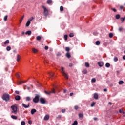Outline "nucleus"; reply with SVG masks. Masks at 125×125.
<instances>
[{"label":"nucleus","mask_w":125,"mask_h":125,"mask_svg":"<svg viewBox=\"0 0 125 125\" xmlns=\"http://www.w3.org/2000/svg\"><path fill=\"white\" fill-rule=\"evenodd\" d=\"M28 124H29V125H32V121H31V120H29L28 121Z\"/></svg>","instance_id":"52"},{"label":"nucleus","mask_w":125,"mask_h":125,"mask_svg":"<svg viewBox=\"0 0 125 125\" xmlns=\"http://www.w3.org/2000/svg\"><path fill=\"white\" fill-rule=\"evenodd\" d=\"M92 83H95L96 82V79L95 78H93L91 80Z\"/></svg>","instance_id":"41"},{"label":"nucleus","mask_w":125,"mask_h":125,"mask_svg":"<svg viewBox=\"0 0 125 125\" xmlns=\"http://www.w3.org/2000/svg\"><path fill=\"white\" fill-rule=\"evenodd\" d=\"M85 66L86 68H89V63L88 62H85Z\"/></svg>","instance_id":"23"},{"label":"nucleus","mask_w":125,"mask_h":125,"mask_svg":"<svg viewBox=\"0 0 125 125\" xmlns=\"http://www.w3.org/2000/svg\"><path fill=\"white\" fill-rule=\"evenodd\" d=\"M15 99L17 101H19V100H20V99H21V97L19 95H17L15 97Z\"/></svg>","instance_id":"8"},{"label":"nucleus","mask_w":125,"mask_h":125,"mask_svg":"<svg viewBox=\"0 0 125 125\" xmlns=\"http://www.w3.org/2000/svg\"><path fill=\"white\" fill-rule=\"evenodd\" d=\"M30 24H31V21L28 20L27 22L26 23V27H29Z\"/></svg>","instance_id":"17"},{"label":"nucleus","mask_w":125,"mask_h":125,"mask_svg":"<svg viewBox=\"0 0 125 125\" xmlns=\"http://www.w3.org/2000/svg\"><path fill=\"white\" fill-rule=\"evenodd\" d=\"M25 35H28V36H31L32 35V31L28 30L25 33Z\"/></svg>","instance_id":"14"},{"label":"nucleus","mask_w":125,"mask_h":125,"mask_svg":"<svg viewBox=\"0 0 125 125\" xmlns=\"http://www.w3.org/2000/svg\"><path fill=\"white\" fill-rule=\"evenodd\" d=\"M69 50H70V48H69V47H66L65 48V51H66L69 52Z\"/></svg>","instance_id":"40"},{"label":"nucleus","mask_w":125,"mask_h":125,"mask_svg":"<svg viewBox=\"0 0 125 125\" xmlns=\"http://www.w3.org/2000/svg\"><path fill=\"white\" fill-rule=\"evenodd\" d=\"M119 32H122V31H123V28L119 27Z\"/></svg>","instance_id":"47"},{"label":"nucleus","mask_w":125,"mask_h":125,"mask_svg":"<svg viewBox=\"0 0 125 125\" xmlns=\"http://www.w3.org/2000/svg\"><path fill=\"white\" fill-rule=\"evenodd\" d=\"M72 125H78V122L77 121H75Z\"/></svg>","instance_id":"32"},{"label":"nucleus","mask_w":125,"mask_h":125,"mask_svg":"<svg viewBox=\"0 0 125 125\" xmlns=\"http://www.w3.org/2000/svg\"><path fill=\"white\" fill-rule=\"evenodd\" d=\"M9 43V40H7L5 41V42H4V44H7V43Z\"/></svg>","instance_id":"38"},{"label":"nucleus","mask_w":125,"mask_h":125,"mask_svg":"<svg viewBox=\"0 0 125 125\" xmlns=\"http://www.w3.org/2000/svg\"><path fill=\"white\" fill-rule=\"evenodd\" d=\"M79 118H83V114L82 113H80L79 114Z\"/></svg>","instance_id":"34"},{"label":"nucleus","mask_w":125,"mask_h":125,"mask_svg":"<svg viewBox=\"0 0 125 125\" xmlns=\"http://www.w3.org/2000/svg\"><path fill=\"white\" fill-rule=\"evenodd\" d=\"M123 59H124V60H125V55L123 56Z\"/></svg>","instance_id":"60"},{"label":"nucleus","mask_w":125,"mask_h":125,"mask_svg":"<svg viewBox=\"0 0 125 125\" xmlns=\"http://www.w3.org/2000/svg\"><path fill=\"white\" fill-rule=\"evenodd\" d=\"M96 45H99L100 44V41H97L95 42Z\"/></svg>","instance_id":"28"},{"label":"nucleus","mask_w":125,"mask_h":125,"mask_svg":"<svg viewBox=\"0 0 125 125\" xmlns=\"http://www.w3.org/2000/svg\"><path fill=\"white\" fill-rule=\"evenodd\" d=\"M40 100V95L36 94L34 98L33 99V101L34 103H38Z\"/></svg>","instance_id":"3"},{"label":"nucleus","mask_w":125,"mask_h":125,"mask_svg":"<svg viewBox=\"0 0 125 125\" xmlns=\"http://www.w3.org/2000/svg\"><path fill=\"white\" fill-rule=\"evenodd\" d=\"M73 94H74V93H70V96H73Z\"/></svg>","instance_id":"58"},{"label":"nucleus","mask_w":125,"mask_h":125,"mask_svg":"<svg viewBox=\"0 0 125 125\" xmlns=\"http://www.w3.org/2000/svg\"><path fill=\"white\" fill-rule=\"evenodd\" d=\"M98 65H99V67H103L104 66V63L102 62H98Z\"/></svg>","instance_id":"11"},{"label":"nucleus","mask_w":125,"mask_h":125,"mask_svg":"<svg viewBox=\"0 0 125 125\" xmlns=\"http://www.w3.org/2000/svg\"><path fill=\"white\" fill-rule=\"evenodd\" d=\"M95 105V103L93 102L91 104V107H93Z\"/></svg>","instance_id":"44"},{"label":"nucleus","mask_w":125,"mask_h":125,"mask_svg":"<svg viewBox=\"0 0 125 125\" xmlns=\"http://www.w3.org/2000/svg\"><path fill=\"white\" fill-rule=\"evenodd\" d=\"M32 51L33 52V53H37V52H38V50L35 48H32Z\"/></svg>","instance_id":"21"},{"label":"nucleus","mask_w":125,"mask_h":125,"mask_svg":"<svg viewBox=\"0 0 125 125\" xmlns=\"http://www.w3.org/2000/svg\"><path fill=\"white\" fill-rule=\"evenodd\" d=\"M44 92L46 94H47V95H50V94H51V93H55V91L54 89L52 90V91H51L50 92H47L45 90Z\"/></svg>","instance_id":"6"},{"label":"nucleus","mask_w":125,"mask_h":125,"mask_svg":"<svg viewBox=\"0 0 125 125\" xmlns=\"http://www.w3.org/2000/svg\"><path fill=\"white\" fill-rule=\"evenodd\" d=\"M75 110H78L79 109V106L78 105H75L74 106Z\"/></svg>","instance_id":"43"},{"label":"nucleus","mask_w":125,"mask_h":125,"mask_svg":"<svg viewBox=\"0 0 125 125\" xmlns=\"http://www.w3.org/2000/svg\"><path fill=\"white\" fill-rule=\"evenodd\" d=\"M47 3L48 4H51L52 3V0H47Z\"/></svg>","instance_id":"24"},{"label":"nucleus","mask_w":125,"mask_h":125,"mask_svg":"<svg viewBox=\"0 0 125 125\" xmlns=\"http://www.w3.org/2000/svg\"><path fill=\"white\" fill-rule=\"evenodd\" d=\"M108 104H109V105H111V104H112V103L109 102V103H108Z\"/></svg>","instance_id":"64"},{"label":"nucleus","mask_w":125,"mask_h":125,"mask_svg":"<svg viewBox=\"0 0 125 125\" xmlns=\"http://www.w3.org/2000/svg\"><path fill=\"white\" fill-rule=\"evenodd\" d=\"M48 74L50 76L51 79L52 80V77H53V76H54V73H53V72H49Z\"/></svg>","instance_id":"15"},{"label":"nucleus","mask_w":125,"mask_h":125,"mask_svg":"<svg viewBox=\"0 0 125 125\" xmlns=\"http://www.w3.org/2000/svg\"><path fill=\"white\" fill-rule=\"evenodd\" d=\"M8 16L7 15L5 16L4 18H3V20L4 21H7V18H8Z\"/></svg>","instance_id":"31"},{"label":"nucleus","mask_w":125,"mask_h":125,"mask_svg":"<svg viewBox=\"0 0 125 125\" xmlns=\"http://www.w3.org/2000/svg\"><path fill=\"white\" fill-rule=\"evenodd\" d=\"M120 8L121 10H122V9L124 8V6H120Z\"/></svg>","instance_id":"55"},{"label":"nucleus","mask_w":125,"mask_h":125,"mask_svg":"<svg viewBox=\"0 0 125 125\" xmlns=\"http://www.w3.org/2000/svg\"><path fill=\"white\" fill-rule=\"evenodd\" d=\"M22 105L23 107H24V108H29L30 107V103H28V105H26L24 103H22Z\"/></svg>","instance_id":"9"},{"label":"nucleus","mask_w":125,"mask_h":125,"mask_svg":"<svg viewBox=\"0 0 125 125\" xmlns=\"http://www.w3.org/2000/svg\"><path fill=\"white\" fill-rule=\"evenodd\" d=\"M109 38H113V33H109Z\"/></svg>","instance_id":"42"},{"label":"nucleus","mask_w":125,"mask_h":125,"mask_svg":"<svg viewBox=\"0 0 125 125\" xmlns=\"http://www.w3.org/2000/svg\"><path fill=\"white\" fill-rule=\"evenodd\" d=\"M42 8L43 9V14L44 16H47L48 15V9L44 6H42Z\"/></svg>","instance_id":"2"},{"label":"nucleus","mask_w":125,"mask_h":125,"mask_svg":"<svg viewBox=\"0 0 125 125\" xmlns=\"http://www.w3.org/2000/svg\"><path fill=\"white\" fill-rule=\"evenodd\" d=\"M16 76L17 78H19V77H20V75H19V74H17L16 75Z\"/></svg>","instance_id":"56"},{"label":"nucleus","mask_w":125,"mask_h":125,"mask_svg":"<svg viewBox=\"0 0 125 125\" xmlns=\"http://www.w3.org/2000/svg\"><path fill=\"white\" fill-rule=\"evenodd\" d=\"M111 9H112V10H113V11H114V12H117V9H116L115 8H112Z\"/></svg>","instance_id":"48"},{"label":"nucleus","mask_w":125,"mask_h":125,"mask_svg":"<svg viewBox=\"0 0 125 125\" xmlns=\"http://www.w3.org/2000/svg\"><path fill=\"white\" fill-rule=\"evenodd\" d=\"M104 92L107 91V89H106V88L104 89Z\"/></svg>","instance_id":"61"},{"label":"nucleus","mask_w":125,"mask_h":125,"mask_svg":"<svg viewBox=\"0 0 125 125\" xmlns=\"http://www.w3.org/2000/svg\"><path fill=\"white\" fill-rule=\"evenodd\" d=\"M16 94H19L20 92L19 91H15Z\"/></svg>","instance_id":"53"},{"label":"nucleus","mask_w":125,"mask_h":125,"mask_svg":"<svg viewBox=\"0 0 125 125\" xmlns=\"http://www.w3.org/2000/svg\"><path fill=\"white\" fill-rule=\"evenodd\" d=\"M26 101H31V100H32V99H31V97H27L26 98Z\"/></svg>","instance_id":"26"},{"label":"nucleus","mask_w":125,"mask_h":125,"mask_svg":"<svg viewBox=\"0 0 125 125\" xmlns=\"http://www.w3.org/2000/svg\"><path fill=\"white\" fill-rule=\"evenodd\" d=\"M120 17H121V15L119 14H117L115 16L116 19H120Z\"/></svg>","instance_id":"25"},{"label":"nucleus","mask_w":125,"mask_h":125,"mask_svg":"<svg viewBox=\"0 0 125 125\" xmlns=\"http://www.w3.org/2000/svg\"><path fill=\"white\" fill-rule=\"evenodd\" d=\"M105 66L106 67V68H109V67H110V63H106L105 64Z\"/></svg>","instance_id":"35"},{"label":"nucleus","mask_w":125,"mask_h":125,"mask_svg":"<svg viewBox=\"0 0 125 125\" xmlns=\"http://www.w3.org/2000/svg\"><path fill=\"white\" fill-rule=\"evenodd\" d=\"M40 101L42 104H45V99H44L43 98H40Z\"/></svg>","instance_id":"7"},{"label":"nucleus","mask_w":125,"mask_h":125,"mask_svg":"<svg viewBox=\"0 0 125 125\" xmlns=\"http://www.w3.org/2000/svg\"><path fill=\"white\" fill-rule=\"evenodd\" d=\"M61 70H62V75L63 76H64V77L65 78V79L68 80V79H69V77H68V75H67V74H66V72H65V70H64V67H62Z\"/></svg>","instance_id":"4"},{"label":"nucleus","mask_w":125,"mask_h":125,"mask_svg":"<svg viewBox=\"0 0 125 125\" xmlns=\"http://www.w3.org/2000/svg\"><path fill=\"white\" fill-rule=\"evenodd\" d=\"M33 20H34V17H32L30 19L28 20V21L31 22V21H32Z\"/></svg>","instance_id":"45"},{"label":"nucleus","mask_w":125,"mask_h":125,"mask_svg":"<svg viewBox=\"0 0 125 125\" xmlns=\"http://www.w3.org/2000/svg\"><path fill=\"white\" fill-rule=\"evenodd\" d=\"M35 113H37V110H36L35 109H32L31 111V115H34Z\"/></svg>","instance_id":"12"},{"label":"nucleus","mask_w":125,"mask_h":125,"mask_svg":"<svg viewBox=\"0 0 125 125\" xmlns=\"http://www.w3.org/2000/svg\"><path fill=\"white\" fill-rule=\"evenodd\" d=\"M74 66V64L73 63H69V67H73Z\"/></svg>","instance_id":"54"},{"label":"nucleus","mask_w":125,"mask_h":125,"mask_svg":"<svg viewBox=\"0 0 125 125\" xmlns=\"http://www.w3.org/2000/svg\"><path fill=\"white\" fill-rule=\"evenodd\" d=\"M119 84L122 85L124 83V82L123 81H120L118 82Z\"/></svg>","instance_id":"36"},{"label":"nucleus","mask_w":125,"mask_h":125,"mask_svg":"<svg viewBox=\"0 0 125 125\" xmlns=\"http://www.w3.org/2000/svg\"><path fill=\"white\" fill-rule=\"evenodd\" d=\"M82 73L84 75H85L87 73V70H86V69H84V70H83Z\"/></svg>","instance_id":"22"},{"label":"nucleus","mask_w":125,"mask_h":125,"mask_svg":"<svg viewBox=\"0 0 125 125\" xmlns=\"http://www.w3.org/2000/svg\"><path fill=\"white\" fill-rule=\"evenodd\" d=\"M44 120L45 121H48V120H49V115H46L45 116L44 118Z\"/></svg>","instance_id":"13"},{"label":"nucleus","mask_w":125,"mask_h":125,"mask_svg":"<svg viewBox=\"0 0 125 125\" xmlns=\"http://www.w3.org/2000/svg\"><path fill=\"white\" fill-rule=\"evenodd\" d=\"M65 55H66V57H67V58H68V59L71 58V55L69 53H67Z\"/></svg>","instance_id":"19"},{"label":"nucleus","mask_w":125,"mask_h":125,"mask_svg":"<svg viewBox=\"0 0 125 125\" xmlns=\"http://www.w3.org/2000/svg\"><path fill=\"white\" fill-rule=\"evenodd\" d=\"M64 40L65 41H67V40H68V35H64Z\"/></svg>","instance_id":"39"},{"label":"nucleus","mask_w":125,"mask_h":125,"mask_svg":"<svg viewBox=\"0 0 125 125\" xmlns=\"http://www.w3.org/2000/svg\"><path fill=\"white\" fill-rule=\"evenodd\" d=\"M118 60H119V59H118V58L117 57H115L114 58V62H117Z\"/></svg>","instance_id":"29"},{"label":"nucleus","mask_w":125,"mask_h":125,"mask_svg":"<svg viewBox=\"0 0 125 125\" xmlns=\"http://www.w3.org/2000/svg\"><path fill=\"white\" fill-rule=\"evenodd\" d=\"M36 40L37 41H41V40H42V37L40 36H37L36 37Z\"/></svg>","instance_id":"18"},{"label":"nucleus","mask_w":125,"mask_h":125,"mask_svg":"<svg viewBox=\"0 0 125 125\" xmlns=\"http://www.w3.org/2000/svg\"><path fill=\"white\" fill-rule=\"evenodd\" d=\"M12 110L13 111H12V113H13L14 114H17V107L15 105H12L11 107Z\"/></svg>","instance_id":"5"},{"label":"nucleus","mask_w":125,"mask_h":125,"mask_svg":"<svg viewBox=\"0 0 125 125\" xmlns=\"http://www.w3.org/2000/svg\"><path fill=\"white\" fill-rule=\"evenodd\" d=\"M2 98L3 100H4L5 101H9V94L6 93L4 94L2 96Z\"/></svg>","instance_id":"1"},{"label":"nucleus","mask_w":125,"mask_h":125,"mask_svg":"<svg viewBox=\"0 0 125 125\" xmlns=\"http://www.w3.org/2000/svg\"><path fill=\"white\" fill-rule=\"evenodd\" d=\"M20 58H21L20 55H19V54H17V61L18 62H19V61L20 60Z\"/></svg>","instance_id":"16"},{"label":"nucleus","mask_w":125,"mask_h":125,"mask_svg":"<svg viewBox=\"0 0 125 125\" xmlns=\"http://www.w3.org/2000/svg\"><path fill=\"white\" fill-rule=\"evenodd\" d=\"M25 83V81H20L18 82V84H22V83Z\"/></svg>","instance_id":"33"},{"label":"nucleus","mask_w":125,"mask_h":125,"mask_svg":"<svg viewBox=\"0 0 125 125\" xmlns=\"http://www.w3.org/2000/svg\"><path fill=\"white\" fill-rule=\"evenodd\" d=\"M62 113H65V112H66V109H63L62 110Z\"/></svg>","instance_id":"49"},{"label":"nucleus","mask_w":125,"mask_h":125,"mask_svg":"<svg viewBox=\"0 0 125 125\" xmlns=\"http://www.w3.org/2000/svg\"><path fill=\"white\" fill-rule=\"evenodd\" d=\"M44 48H45V50H47L48 49V46H45Z\"/></svg>","instance_id":"50"},{"label":"nucleus","mask_w":125,"mask_h":125,"mask_svg":"<svg viewBox=\"0 0 125 125\" xmlns=\"http://www.w3.org/2000/svg\"><path fill=\"white\" fill-rule=\"evenodd\" d=\"M13 52H14L15 53H16V50H14Z\"/></svg>","instance_id":"63"},{"label":"nucleus","mask_w":125,"mask_h":125,"mask_svg":"<svg viewBox=\"0 0 125 125\" xmlns=\"http://www.w3.org/2000/svg\"><path fill=\"white\" fill-rule=\"evenodd\" d=\"M123 112H124V111H123V110H122V109L119 110V113H120V114H122L123 113Z\"/></svg>","instance_id":"51"},{"label":"nucleus","mask_w":125,"mask_h":125,"mask_svg":"<svg viewBox=\"0 0 125 125\" xmlns=\"http://www.w3.org/2000/svg\"><path fill=\"white\" fill-rule=\"evenodd\" d=\"M24 17H25V16L23 15V16L21 17V19L23 20V19L24 18Z\"/></svg>","instance_id":"62"},{"label":"nucleus","mask_w":125,"mask_h":125,"mask_svg":"<svg viewBox=\"0 0 125 125\" xmlns=\"http://www.w3.org/2000/svg\"><path fill=\"white\" fill-rule=\"evenodd\" d=\"M94 120L97 121V118H96V117L94 118Z\"/></svg>","instance_id":"59"},{"label":"nucleus","mask_w":125,"mask_h":125,"mask_svg":"<svg viewBox=\"0 0 125 125\" xmlns=\"http://www.w3.org/2000/svg\"><path fill=\"white\" fill-rule=\"evenodd\" d=\"M60 11H63L64 10V7H63L62 6H61L60 8Z\"/></svg>","instance_id":"30"},{"label":"nucleus","mask_w":125,"mask_h":125,"mask_svg":"<svg viewBox=\"0 0 125 125\" xmlns=\"http://www.w3.org/2000/svg\"><path fill=\"white\" fill-rule=\"evenodd\" d=\"M93 98L97 100V99H98V94L97 93H94L93 95Z\"/></svg>","instance_id":"10"},{"label":"nucleus","mask_w":125,"mask_h":125,"mask_svg":"<svg viewBox=\"0 0 125 125\" xmlns=\"http://www.w3.org/2000/svg\"><path fill=\"white\" fill-rule=\"evenodd\" d=\"M75 36V34H74V33H70L69 34V37L70 38H72V37H74Z\"/></svg>","instance_id":"37"},{"label":"nucleus","mask_w":125,"mask_h":125,"mask_svg":"<svg viewBox=\"0 0 125 125\" xmlns=\"http://www.w3.org/2000/svg\"><path fill=\"white\" fill-rule=\"evenodd\" d=\"M21 125H26V123H25L24 121H22V122H21Z\"/></svg>","instance_id":"46"},{"label":"nucleus","mask_w":125,"mask_h":125,"mask_svg":"<svg viewBox=\"0 0 125 125\" xmlns=\"http://www.w3.org/2000/svg\"><path fill=\"white\" fill-rule=\"evenodd\" d=\"M11 117L12 118V119H13V120H17V116H15V115H12L11 116Z\"/></svg>","instance_id":"20"},{"label":"nucleus","mask_w":125,"mask_h":125,"mask_svg":"<svg viewBox=\"0 0 125 125\" xmlns=\"http://www.w3.org/2000/svg\"><path fill=\"white\" fill-rule=\"evenodd\" d=\"M66 92H67V90L66 89L63 90V93H66Z\"/></svg>","instance_id":"57"},{"label":"nucleus","mask_w":125,"mask_h":125,"mask_svg":"<svg viewBox=\"0 0 125 125\" xmlns=\"http://www.w3.org/2000/svg\"><path fill=\"white\" fill-rule=\"evenodd\" d=\"M11 50V47H10V46H7V47H6V50L7 51H10Z\"/></svg>","instance_id":"27"}]
</instances>
